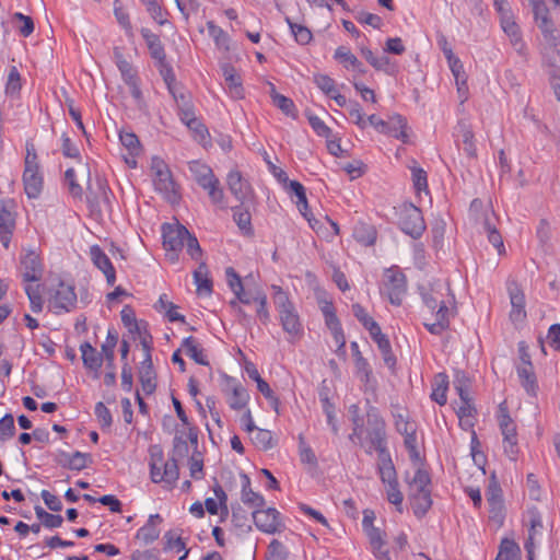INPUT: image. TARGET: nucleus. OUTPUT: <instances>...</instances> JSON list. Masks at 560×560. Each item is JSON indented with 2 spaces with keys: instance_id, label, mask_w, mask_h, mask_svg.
Returning <instances> with one entry per match:
<instances>
[{
  "instance_id": "f257e3e1",
  "label": "nucleus",
  "mask_w": 560,
  "mask_h": 560,
  "mask_svg": "<svg viewBox=\"0 0 560 560\" xmlns=\"http://www.w3.org/2000/svg\"><path fill=\"white\" fill-rule=\"evenodd\" d=\"M271 289L273 291V304L283 331L289 335V340L300 339L303 335V325L289 293L280 285L272 284Z\"/></svg>"
},
{
  "instance_id": "f03ea898",
  "label": "nucleus",
  "mask_w": 560,
  "mask_h": 560,
  "mask_svg": "<svg viewBox=\"0 0 560 560\" xmlns=\"http://www.w3.org/2000/svg\"><path fill=\"white\" fill-rule=\"evenodd\" d=\"M150 478L154 483H164L167 488H173L179 478L177 460L172 457L164 459L162 450L159 446L150 447Z\"/></svg>"
},
{
  "instance_id": "7ed1b4c3",
  "label": "nucleus",
  "mask_w": 560,
  "mask_h": 560,
  "mask_svg": "<svg viewBox=\"0 0 560 560\" xmlns=\"http://www.w3.org/2000/svg\"><path fill=\"white\" fill-rule=\"evenodd\" d=\"M366 422L368 439L371 443V447L366 451V453L372 454L373 447L378 454L377 460L390 457L386 446V423L378 409L370 404L366 409Z\"/></svg>"
},
{
  "instance_id": "20e7f679",
  "label": "nucleus",
  "mask_w": 560,
  "mask_h": 560,
  "mask_svg": "<svg viewBox=\"0 0 560 560\" xmlns=\"http://www.w3.org/2000/svg\"><path fill=\"white\" fill-rule=\"evenodd\" d=\"M421 296L431 316L439 315L440 310L442 312L446 310L448 315L455 314V301L448 287L440 282L433 283L428 289H423Z\"/></svg>"
},
{
  "instance_id": "39448f33",
  "label": "nucleus",
  "mask_w": 560,
  "mask_h": 560,
  "mask_svg": "<svg viewBox=\"0 0 560 560\" xmlns=\"http://www.w3.org/2000/svg\"><path fill=\"white\" fill-rule=\"evenodd\" d=\"M151 171L155 190L162 194L166 201L177 203L180 199V194L167 164L161 158L153 156Z\"/></svg>"
},
{
  "instance_id": "423d86ee",
  "label": "nucleus",
  "mask_w": 560,
  "mask_h": 560,
  "mask_svg": "<svg viewBox=\"0 0 560 560\" xmlns=\"http://www.w3.org/2000/svg\"><path fill=\"white\" fill-rule=\"evenodd\" d=\"M377 469L381 481L385 485L388 502L394 504L398 512H402L404 495L399 490L397 472L392 458L388 457L377 460Z\"/></svg>"
},
{
  "instance_id": "0eeeda50",
  "label": "nucleus",
  "mask_w": 560,
  "mask_h": 560,
  "mask_svg": "<svg viewBox=\"0 0 560 560\" xmlns=\"http://www.w3.org/2000/svg\"><path fill=\"white\" fill-rule=\"evenodd\" d=\"M398 225L400 230L411 236L419 238L425 231V222L421 210L410 202H405L398 207Z\"/></svg>"
},
{
  "instance_id": "6e6552de",
  "label": "nucleus",
  "mask_w": 560,
  "mask_h": 560,
  "mask_svg": "<svg viewBox=\"0 0 560 560\" xmlns=\"http://www.w3.org/2000/svg\"><path fill=\"white\" fill-rule=\"evenodd\" d=\"M498 424L503 436L504 453L515 460L518 454L516 424L509 413L505 401L499 405Z\"/></svg>"
},
{
  "instance_id": "1a4fd4ad",
  "label": "nucleus",
  "mask_w": 560,
  "mask_h": 560,
  "mask_svg": "<svg viewBox=\"0 0 560 560\" xmlns=\"http://www.w3.org/2000/svg\"><path fill=\"white\" fill-rule=\"evenodd\" d=\"M407 291V280L398 267L385 270L381 292L388 296L393 305H400Z\"/></svg>"
},
{
  "instance_id": "9d476101",
  "label": "nucleus",
  "mask_w": 560,
  "mask_h": 560,
  "mask_svg": "<svg viewBox=\"0 0 560 560\" xmlns=\"http://www.w3.org/2000/svg\"><path fill=\"white\" fill-rule=\"evenodd\" d=\"M368 121L371 126H373L378 132L394 137L396 139L401 140L402 142H407V120L399 114H394L388 117L387 120H384L372 114L368 117Z\"/></svg>"
},
{
  "instance_id": "9b49d317",
  "label": "nucleus",
  "mask_w": 560,
  "mask_h": 560,
  "mask_svg": "<svg viewBox=\"0 0 560 560\" xmlns=\"http://www.w3.org/2000/svg\"><path fill=\"white\" fill-rule=\"evenodd\" d=\"M19 275L26 284L39 282L44 275V264L35 250H26L20 257Z\"/></svg>"
},
{
  "instance_id": "f8f14e48",
  "label": "nucleus",
  "mask_w": 560,
  "mask_h": 560,
  "mask_svg": "<svg viewBox=\"0 0 560 560\" xmlns=\"http://www.w3.org/2000/svg\"><path fill=\"white\" fill-rule=\"evenodd\" d=\"M187 235L188 230L182 224H163V246L167 252L172 253L170 256L171 260H177V252L184 247Z\"/></svg>"
},
{
  "instance_id": "ddd939ff",
  "label": "nucleus",
  "mask_w": 560,
  "mask_h": 560,
  "mask_svg": "<svg viewBox=\"0 0 560 560\" xmlns=\"http://www.w3.org/2000/svg\"><path fill=\"white\" fill-rule=\"evenodd\" d=\"M77 293L74 285L60 281L50 299V305L56 314L61 312H70L77 305Z\"/></svg>"
},
{
  "instance_id": "4468645a",
  "label": "nucleus",
  "mask_w": 560,
  "mask_h": 560,
  "mask_svg": "<svg viewBox=\"0 0 560 560\" xmlns=\"http://www.w3.org/2000/svg\"><path fill=\"white\" fill-rule=\"evenodd\" d=\"M252 515L256 527L262 533L275 534L284 527L280 513L273 508L255 509Z\"/></svg>"
},
{
  "instance_id": "2eb2a0df",
  "label": "nucleus",
  "mask_w": 560,
  "mask_h": 560,
  "mask_svg": "<svg viewBox=\"0 0 560 560\" xmlns=\"http://www.w3.org/2000/svg\"><path fill=\"white\" fill-rule=\"evenodd\" d=\"M526 525L528 526V537L524 544V548L527 552L528 560H534L535 538L537 535H541L544 528L541 515L536 508L527 511Z\"/></svg>"
},
{
  "instance_id": "dca6fc26",
  "label": "nucleus",
  "mask_w": 560,
  "mask_h": 560,
  "mask_svg": "<svg viewBox=\"0 0 560 560\" xmlns=\"http://www.w3.org/2000/svg\"><path fill=\"white\" fill-rule=\"evenodd\" d=\"M533 14L538 28L542 33L545 38L552 37L556 26L552 22L549 13V9L544 0H537L530 3Z\"/></svg>"
},
{
  "instance_id": "f3484780",
  "label": "nucleus",
  "mask_w": 560,
  "mask_h": 560,
  "mask_svg": "<svg viewBox=\"0 0 560 560\" xmlns=\"http://www.w3.org/2000/svg\"><path fill=\"white\" fill-rule=\"evenodd\" d=\"M90 257L94 266L106 277L107 284L114 285L116 281V271L104 250L98 245H93L90 247Z\"/></svg>"
},
{
  "instance_id": "a211bd4d",
  "label": "nucleus",
  "mask_w": 560,
  "mask_h": 560,
  "mask_svg": "<svg viewBox=\"0 0 560 560\" xmlns=\"http://www.w3.org/2000/svg\"><path fill=\"white\" fill-rule=\"evenodd\" d=\"M145 349V358L141 362V366L139 369V381L141 383L142 389L145 394H152L155 390V372L153 370V363L150 354V348L145 341L142 342Z\"/></svg>"
},
{
  "instance_id": "6ab92c4d",
  "label": "nucleus",
  "mask_w": 560,
  "mask_h": 560,
  "mask_svg": "<svg viewBox=\"0 0 560 560\" xmlns=\"http://www.w3.org/2000/svg\"><path fill=\"white\" fill-rule=\"evenodd\" d=\"M508 290L512 306L510 312V318L512 322H521L526 317L525 295L517 285V283L515 282L510 283Z\"/></svg>"
},
{
  "instance_id": "aec40b11",
  "label": "nucleus",
  "mask_w": 560,
  "mask_h": 560,
  "mask_svg": "<svg viewBox=\"0 0 560 560\" xmlns=\"http://www.w3.org/2000/svg\"><path fill=\"white\" fill-rule=\"evenodd\" d=\"M501 26L503 32L509 36L512 46L518 54H523L525 49V43L522 39V33L520 26L513 20L511 12L502 14Z\"/></svg>"
},
{
  "instance_id": "412c9836",
  "label": "nucleus",
  "mask_w": 560,
  "mask_h": 560,
  "mask_svg": "<svg viewBox=\"0 0 560 560\" xmlns=\"http://www.w3.org/2000/svg\"><path fill=\"white\" fill-rule=\"evenodd\" d=\"M226 386L231 389V394L228 397L230 408L233 410L244 409L249 400L247 389L229 376H226Z\"/></svg>"
},
{
  "instance_id": "4be33fe9",
  "label": "nucleus",
  "mask_w": 560,
  "mask_h": 560,
  "mask_svg": "<svg viewBox=\"0 0 560 560\" xmlns=\"http://www.w3.org/2000/svg\"><path fill=\"white\" fill-rule=\"evenodd\" d=\"M225 275H226L228 284H229L230 289L233 291V293L235 294L236 299L242 304L248 305V304L253 303L254 302L253 296L255 295V292L244 290L242 279L238 276V273L234 270V268L228 267L225 269Z\"/></svg>"
},
{
  "instance_id": "5701e85b",
  "label": "nucleus",
  "mask_w": 560,
  "mask_h": 560,
  "mask_svg": "<svg viewBox=\"0 0 560 560\" xmlns=\"http://www.w3.org/2000/svg\"><path fill=\"white\" fill-rule=\"evenodd\" d=\"M24 190L28 198H37L43 189V176L39 167H25L23 173Z\"/></svg>"
},
{
  "instance_id": "b1692460",
  "label": "nucleus",
  "mask_w": 560,
  "mask_h": 560,
  "mask_svg": "<svg viewBox=\"0 0 560 560\" xmlns=\"http://www.w3.org/2000/svg\"><path fill=\"white\" fill-rule=\"evenodd\" d=\"M221 70L230 94L234 98H242L244 90L242 86V79L236 72V69L231 63L225 62L221 66Z\"/></svg>"
},
{
  "instance_id": "393cba45",
  "label": "nucleus",
  "mask_w": 560,
  "mask_h": 560,
  "mask_svg": "<svg viewBox=\"0 0 560 560\" xmlns=\"http://www.w3.org/2000/svg\"><path fill=\"white\" fill-rule=\"evenodd\" d=\"M140 33L147 44L150 56L156 63H163L166 59V54L160 36L152 33L149 28H141Z\"/></svg>"
},
{
  "instance_id": "a878e982",
  "label": "nucleus",
  "mask_w": 560,
  "mask_h": 560,
  "mask_svg": "<svg viewBox=\"0 0 560 560\" xmlns=\"http://www.w3.org/2000/svg\"><path fill=\"white\" fill-rule=\"evenodd\" d=\"M163 522L160 514L150 515L147 524L138 529L136 538L141 540L144 545L152 544L160 536L158 525Z\"/></svg>"
},
{
  "instance_id": "bb28decb",
  "label": "nucleus",
  "mask_w": 560,
  "mask_h": 560,
  "mask_svg": "<svg viewBox=\"0 0 560 560\" xmlns=\"http://www.w3.org/2000/svg\"><path fill=\"white\" fill-rule=\"evenodd\" d=\"M408 483V498L416 494L430 491L431 478L427 470L418 468L411 479H406Z\"/></svg>"
},
{
  "instance_id": "cd10ccee",
  "label": "nucleus",
  "mask_w": 560,
  "mask_h": 560,
  "mask_svg": "<svg viewBox=\"0 0 560 560\" xmlns=\"http://www.w3.org/2000/svg\"><path fill=\"white\" fill-rule=\"evenodd\" d=\"M241 483H242V491H241L242 502L252 509L262 508L265 505V499L261 494L253 491V489L250 487V479L246 474L241 475Z\"/></svg>"
},
{
  "instance_id": "c85d7f7f",
  "label": "nucleus",
  "mask_w": 560,
  "mask_h": 560,
  "mask_svg": "<svg viewBox=\"0 0 560 560\" xmlns=\"http://www.w3.org/2000/svg\"><path fill=\"white\" fill-rule=\"evenodd\" d=\"M365 533L377 560H390L388 551L384 549L385 540L382 530L374 526H370Z\"/></svg>"
},
{
  "instance_id": "c756f323",
  "label": "nucleus",
  "mask_w": 560,
  "mask_h": 560,
  "mask_svg": "<svg viewBox=\"0 0 560 560\" xmlns=\"http://www.w3.org/2000/svg\"><path fill=\"white\" fill-rule=\"evenodd\" d=\"M188 167L195 180L202 188L209 186L213 180L217 179L212 170L203 163L191 161L189 162Z\"/></svg>"
},
{
  "instance_id": "7c9ffc66",
  "label": "nucleus",
  "mask_w": 560,
  "mask_h": 560,
  "mask_svg": "<svg viewBox=\"0 0 560 560\" xmlns=\"http://www.w3.org/2000/svg\"><path fill=\"white\" fill-rule=\"evenodd\" d=\"M194 282L199 295H210L212 293V280L209 277V270L205 261H201L194 271Z\"/></svg>"
},
{
  "instance_id": "2f4dec72",
  "label": "nucleus",
  "mask_w": 560,
  "mask_h": 560,
  "mask_svg": "<svg viewBox=\"0 0 560 560\" xmlns=\"http://www.w3.org/2000/svg\"><path fill=\"white\" fill-rule=\"evenodd\" d=\"M83 365L92 371L98 372L103 364V355L90 343L84 342L80 346Z\"/></svg>"
},
{
  "instance_id": "473e14b6",
  "label": "nucleus",
  "mask_w": 560,
  "mask_h": 560,
  "mask_svg": "<svg viewBox=\"0 0 560 560\" xmlns=\"http://www.w3.org/2000/svg\"><path fill=\"white\" fill-rule=\"evenodd\" d=\"M14 228L15 218L13 213L2 208L0 210V241L5 248L9 247Z\"/></svg>"
},
{
  "instance_id": "72a5a7b5",
  "label": "nucleus",
  "mask_w": 560,
  "mask_h": 560,
  "mask_svg": "<svg viewBox=\"0 0 560 560\" xmlns=\"http://www.w3.org/2000/svg\"><path fill=\"white\" fill-rule=\"evenodd\" d=\"M353 237L365 246H371L376 241V230L373 225L365 222H358L353 228Z\"/></svg>"
},
{
  "instance_id": "f704fd0d",
  "label": "nucleus",
  "mask_w": 560,
  "mask_h": 560,
  "mask_svg": "<svg viewBox=\"0 0 560 560\" xmlns=\"http://www.w3.org/2000/svg\"><path fill=\"white\" fill-rule=\"evenodd\" d=\"M517 375L526 393L532 396H536L538 384L533 365H520L517 368Z\"/></svg>"
},
{
  "instance_id": "c9c22d12",
  "label": "nucleus",
  "mask_w": 560,
  "mask_h": 560,
  "mask_svg": "<svg viewBox=\"0 0 560 560\" xmlns=\"http://www.w3.org/2000/svg\"><path fill=\"white\" fill-rule=\"evenodd\" d=\"M182 347L185 349L186 354L196 363L200 365H209V361L203 353V349L192 336L185 338L183 340Z\"/></svg>"
},
{
  "instance_id": "e433bc0d",
  "label": "nucleus",
  "mask_w": 560,
  "mask_h": 560,
  "mask_svg": "<svg viewBox=\"0 0 560 560\" xmlns=\"http://www.w3.org/2000/svg\"><path fill=\"white\" fill-rule=\"evenodd\" d=\"M289 188L290 191L296 197V206L299 211L311 223L312 219L310 218L308 203L304 186L300 182L291 180L289 183Z\"/></svg>"
},
{
  "instance_id": "4c0bfd02",
  "label": "nucleus",
  "mask_w": 560,
  "mask_h": 560,
  "mask_svg": "<svg viewBox=\"0 0 560 560\" xmlns=\"http://www.w3.org/2000/svg\"><path fill=\"white\" fill-rule=\"evenodd\" d=\"M454 315H448L447 311L443 312L440 310L439 315L432 316L433 320L430 322L428 318L423 323L424 327L433 335H441L450 327L451 317Z\"/></svg>"
},
{
  "instance_id": "58836bf2",
  "label": "nucleus",
  "mask_w": 560,
  "mask_h": 560,
  "mask_svg": "<svg viewBox=\"0 0 560 560\" xmlns=\"http://www.w3.org/2000/svg\"><path fill=\"white\" fill-rule=\"evenodd\" d=\"M415 515L423 517L432 506L431 490L409 498Z\"/></svg>"
},
{
  "instance_id": "ea45409f",
  "label": "nucleus",
  "mask_w": 560,
  "mask_h": 560,
  "mask_svg": "<svg viewBox=\"0 0 560 560\" xmlns=\"http://www.w3.org/2000/svg\"><path fill=\"white\" fill-rule=\"evenodd\" d=\"M226 183L231 194L242 202L246 195L245 183L243 180L242 174L236 170L230 171L226 176Z\"/></svg>"
},
{
  "instance_id": "a19ab883",
  "label": "nucleus",
  "mask_w": 560,
  "mask_h": 560,
  "mask_svg": "<svg viewBox=\"0 0 560 560\" xmlns=\"http://www.w3.org/2000/svg\"><path fill=\"white\" fill-rule=\"evenodd\" d=\"M114 59L125 83L138 79L132 65L124 57L119 48L114 49Z\"/></svg>"
},
{
  "instance_id": "79ce46f5",
  "label": "nucleus",
  "mask_w": 560,
  "mask_h": 560,
  "mask_svg": "<svg viewBox=\"0 0 560 560\" xmlns=\"http://www.w3.org/2000/svg\"><path fill=\"white\" fill-rule=\"evenodd\" d=\"M118 342V334L115 329H108L105 342L102 345L103 360L107 362L109 369L114 368L115 347Z\"/></svg>"
},
{
  "instance_id": "37998d69",
  "label": "nucleus",
  "mask_w": 560,
  "mask_h": 560,
  "mask_svg": "<svg viewBox=\"0 0 560 560\" xmlns=\"http://www.w3.org/2000/svg\"><path fill=\"white\" fill-rule=\"evenodd\" d=\"M270 96L272 98V103L276 107H278L283 114L289 117L296 118V107L293 101L280 93H278L272 85Z\"/></svg>"
},
{
  "instance_id": "c03bdc74",
  "label": "nucleus",
  "mask_w": 560,
  "mask_h": 560,
  "mask_svg": "<svg viewBox=\"0 0 560 560\" xmlns=\"http://www.w3.org/2000/svg\"><path fill=\"white\" fill-rule=\"evenodd\" d=\"M207 30L209 35L213 38L215 46L220 50L229 51L230 50V36L225 31H223L220 26L214 24V22H207Z\"/></svg>"
},
{
  "instance_id": "a18cd8bd",
  "label": "nucleus",
  "mask_w": 560,
  "mask_h": 560,
  "mask_svg": "<svg viewBox=\"0 0 560 560\" xmlns=\"http://www.w3.org/2000/svg\"><path fill=\"white\" fill-rule=\"evenodd\" d=\"M457 135L462 137L464 143V151L470 158L476 156V147L474 143V133L470 127L465 121H459L456 127Z\"/></svg>"
},
{
  "instance_id": "49530a36",
  "label": "nucleus",
  "mask_w": 560,
  "mask_h": 560,
  "mask_svg": "<svg viewBox=\"0 0 560 560\" xmlns=\"http://www.w3.org/2000/svg\"><path fill=\"white\" fill-rule=\"evenodd\" d=\"M521 549L518 545L511 539L504 538L501 541L499 553L495 560H520Z\"/></svg>"
},
{
  "instance_id": "de8ad7c7",
  "label": "nucleus",
  "mask_w": 560,
  "mask_h": 560,
  "mask_svg": "<svg viewBox=\"0 0 560 560\" xmlns=\"http://www.w3.org/2000/svg\"><path fill=\"white\" fill-rule=\"evenodd\" d=\"M254 303L257 304L256 315L261 324L267 325L270 322V313L267 306V295L262 291H255L253 296Z\"/></svg>"
},
{
  "instance_id": "09e8293b",
  "label": "nucleus",
  "mask_w": 560,
  "mask_h": 560,
  "mask_svg": "<svg viewBox=\"0 0 560 560\" xmlns=\"http://www.w3.org/2000/svg\"><path fill=\"white\" fill-rule=\"evenodd\" d=\"M411 171V177L413 183V188L417 191V194H421L422 191L428 194V176L427 172L421 168L420 166L415 164L410 166Z\"/></svg>"
},
{
  "instance_id": "8fccbe9b",
  "label": "nucleus",
  "mask_w": 560,
  "mask_h": 560,
  "mask_svg": "<svg viewBox=\"0 0 560 560\" xmlns=\"http://www.w3.org/2000/svg\"><path fill=\"white\" fill-rule=\"evenodd\" d=\"M285 21L299 44L307 45L312 40L313 34L306 26L292 22L290 18Z\"/></svg>"
},
{
  "instance_id": "3c124183",
  "label": "nucleus",
  "mask_w": 560,
  "mask_h": 560,
  "mask_svg": "<svg viewBox=\"0 0 560 560\" xmlns=\"http://www.w3.org/2000/svg\"><path fill=\"white\" fill-rule=\"evenodd\" d=\"M334 57L342 63L346 69H350V67H361V61H359L348 47L339 46L335 50Z\"/></svg>"
},
{
  "instance_id": "603ef678",
  "label": "nucleus",
  "mask_w": 560,
  "mask_h": 560,
  "mask_svg": "<svg viewBox=\"0 0 560 560\" xmlns=\"http://www.w3.org/2000/svg\"><path fill=\"white\" fill-rule=\"evenodd\" d=\"M252 433L253 443L260 450L267 451L273 447L272 435L269 430L256 428Z\"/></svg>"
},
{
  "instance_id": "864d4df0",
  "label": "nucleus",
  "mask_w": 560,
  "mask_h": 560,
  "mask_svg": "<svg viewBox=\"0 0 560 560\" xmlns=\"http://www.w3.org/2000/svg\"><path fill=\"white\" fill-rule=\"evenodd\" d=\"M25 293L30 300V306L32 312L39 313L43 310V298L39 291V284H36L35 287L31 284H26L24 287Z\"/></svg>"
},
{
  "instance_id": "5fc2aeb1",
  "label": "nucleus",
  "mask_w": 560,
  "mask_h": 560,
  "mask_svg": "<svg viewBox=\"0 0 560 560\" xmlns=\"http://www.w3.org/2000/svg\"><path fill=\"white\" fill-rule=\"evenodd\" d=\"M233 219L240 230L246 235H250L253 233L250 214L248 211H244L240 207L233 208Z\"/></svg>"
},
{
  "instance_id": "6e6d98bb",
  "label": "nucleus",
  "mask_w": 560,
  "mask_h": 560,
  "mask_svg": "<svg viewBox=\"0 0 560 560\" xmlns=\"http://www.w3.org/2000/svg\"><path fill=\"white\" fill-rule=\"evenodd\" d=\"M448 67L455 78L458 92H460L464 88L466 89L467 88L466 86L467 77H466L463 63L459 60V58L456 57V58L452 59L451 61H448Z\"/></svg>"
},
{
  "instance_id": "4d7b16f0",
  "label": "nucleus",
  "mask_w": 560,
  "mask_h": 560,
  "mask_svg": "<svg viewBox=\"0 0 560 560\" xmlns=\"http://www.w3.org/2000/svg\"><path fill=\"white\" fill-rule=\"evenodd\" d=\"M15 434L14 418L11 413L4 415L0 419V441L7 442Z\"/></svg>"
},
{
  "instance_id": "13d9d810",
  "label": "nucleus",
  "mask_w": 560,
  "mask_h": 560,
  "mask_svg": "<svg viewBox=\"0 0 560 560\" xmlns=\"http://www.w3.org/2000/svg\"><path fill=\"white\" fill-rule=\"evenodd\" d=\"M289 551L279 540L273 539L268 546V560H287Z\"/></svg>"
},
{
  "instance_id": "bf43d9fd",
  "label": "nucleus",
  "mask_w": 560,
  "mask_h": 560,
  "mask_svg": "<svg viewBox=\"0 0 560 560\" xmlns=\"http://www.w3.org/2000/svg\"><path fill=\"white\" fill-rule=\"evenodd\" d=\"M65 182L68 185L70 195L73 198L81 199L83 195V189L75 179V172L73 168L70 167L65 172Z\"/></svg>"
},
{
  "instance_id": "052dcab7",
  "label": "nucleus",
  "mask_w": 560,
  "mask_h": 560,
  "mask_svg": "<svg viewBox=\"0 0 560 560\" xmlns=\"http://www.w3.org/2000/svg\"><path fill=\"white\" fill-rule=\"evenodd\" d=\"M94 412L100 422L101 429H109L113 423L109 409L102 401H100L95 405Z\"/></svg>"
},
{
  "instance_id": "680f3d73",
  "label": "nucleus",
  "mask_w": 560,
  "mask_h": 560,
  "mask_svg": "<svg viewBox=\"0 0 560 560\" xmlns=\"http://www.w3.org/2000/svg\"><path fill=\"white\" fill-rule=\"evenodd\" d=\"M92 463V456L88 453L74 452L71 454V462L69 463V469L71 470H82L88 467L89 464Z\"/></svg>"
},
{
  "instance_id": "e2e57ef3",
  "label": "nucleus",
  "mask_w": 560,
  "mask_h": 560,
  "mask_svg": "<svg viewBox=\"0 0 560 560\" xmlns=\"http://www.w3.org/2000/svg\"><path fill=\"white\" fill-rule=\"evenodd\" d=\"M416 432H417V429L402 434L405 436V439H404L405 447L407 448V451L409 453V457L412 460H419V458H420L419 451L417 447Z\"/></svg>"
},
{
  "instance_id": "0e129e2a",
  "label": "nucleus",
  "mask_w": 560,
  "mask_h": 560,
  "mask_svg": "<svg viewBox=\"0 0 560 560\" xmlns=\"http://www.w3.org/2000/svg\"><path fill=\"white\" fill-rule=\"evenodd\" d=\"M203 189L208 191V195L213 203L225 207L224 192L218 178Z\"/></svg>"
},
{
  "instance_id": "69168bd1",
  "label": "nucleus",
  "mask_w": 560,
  "mask_h": 560,
  "mask_svg": "<svg viewBox=\"0 0 560 560\" xmlns=\"http://www.w3.org/2000/svg\"><path fill=\"white\" fill-rule=\"evenodd\" d=\"M119 139L121 144L129 150L133 155L140 152V141L138 137L132 132H120Z\"/></svg>"
},
{
  "instance_id": "338daca9",
  "label": "nucleus",
  "mask_w": 560,
  "mask_h": 560,
  "mask_svg": "<svg viewBox=\"0 0 560 560\" xmlns=\"http://www.w3.org/2000/svg\"><path fill=\"white\" fill-rule=\"evenodd\" d=\"M187 254L194 259L199 260L202 256V249L197 237L188 232L187 237H185V244Z\"/></svg>"
},
{
  "instance_id": "774afa93",
  "label": "nucleus",
  "mask_w": 560,
  "mask_h": 560,
  "mask_svg": "<svg viewBox=\"0 0 560 560\" xmlns=\"http://www.w3.org/2000/svg\"><path fill=\"white\" fill-rule=\"evenodd\" d=\"M393 417L394 424L398 433L404 434L417 429L415 423L409 420V417L407 415L397 412L393 413Z\"/></svg>"
}]
</instances>
